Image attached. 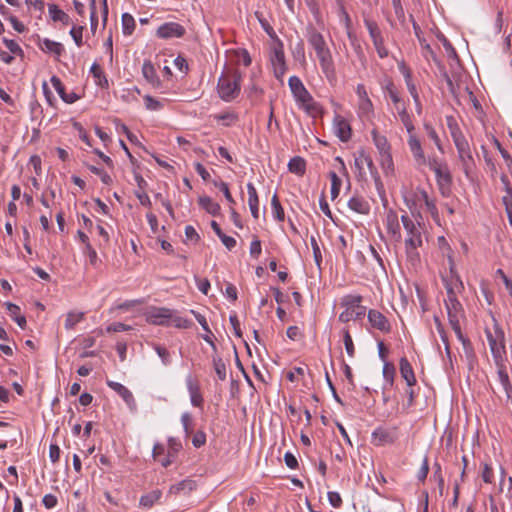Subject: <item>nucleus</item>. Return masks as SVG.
I'll list each match as a JSON object with an SVG mask.
<instances>
[{
  "mask_svg": "<svg viewBox=\"0 0 512 512\" xmlns=\"http://www.w3.org/2000/svg\"><path fill=\"white\" fill-rule=\"evenodd\" d=\"M342 335H343V342H344L345 350H346L348 356L353 357L355 354V347H354V343H353V340H352L349 330L344 328L342 330Z\"/></svg>",
  "mask_w": 512,
  "mask_h": 512,
  "instance_id": "nucleus-44",
  "label": "nucleus"
},
{
  "mask_svg": "<svg viewBox=\"0 0 512 512\" xmlns=\"http://www.w3.org/2000/svg\"><path fill=\"white\" fill-rule=\"evenodd\" d=\"M333 128L336 136L342 141L347 142L351 138V126L342 116L336 115L333 121Z\"/></svg>",
  "mask_w": 512,
  "mask_h": 512,
  "instance_id": "nucleus-15",
  "label": "nucleus"
},
{
  "mask_svg": "<svg viewBox=\"0 0 512 512\" xmlns=\"http://www.w3.org/2000/svg\"><path fill=\"white\" fill-rule=\"evenodd\" d=\"M372 42L380 58H385L388 56V50L384 45L383 36L376 37L375 39L372 40Z\"/></svg>",
  "mask_w": 512,
  "mask_h": 512,
  "instance_id": "nucleus-48",
  "label": "nucleus"
},
{
  "mask_svg": "<svg viewBox=\"0 0 512 512\" xmlns=\"http://www.w3.org/2000/svg\"><path fill=\"white\" fill-rule=\"evenodd\" d=\"M197 487L196 481L192 479H185L180 481L179 483L172 485L169 488V494L171 495H179L181 493L188 494L194 491Z\"/></svg>",
  "mask_w": 512,
  "mask_h": 512,
  "instance_id": "nucleus-21",
  "label": "nucleus"
},
{
  "mask_svg": "<svg viewBox=\"0 0 512 512\" xmlns=\"http://www.w3.org/2000/svg\"><path fill=\"white\" fill-rule=\"evenodd\" d=\"M424 128L427 132V135L429 136V138L434 142V144L436 145V147L442 151V145H441V140L437 134V132L435 131V129L428 123H425L424 124Z\"/></svg>",
  "mask_w": 512,
  "mask_h": 512,
  "instance_id": "nucleus-51",
  "label": "nucleus"
},
{
  "mask_svg": "<svg viewBox=\"0 0 512 512\" xmlns=\"http://www.w3.org/2000/svg\"><path fill=\"white\" fill-rule=\"evenodd\" d=\"M355 166L359 171V174H362L364 165H367L370 170L374 168L372 158L365 153L364 150L358 151L357 156L355 157Z\"/></svg>",
  "mask_w": 512,
  "mask_h": 512,
  "instance_id": "nucleus-32",
  "label": "nucleus"
},
{
  "mask_svg": "<svg viewBox=\"0 0 512 512\" xmlns=\"http://www.w3.org/2000/svg\"><path fill=\"white\" fill-rule=\"evenodd\" d=\"M122 29L124 35H131L135 30V20L133 16L129 13H124L122 15Z\"/></svg>",
  "mask_w": 512,
  "mask_h": 512,
  "instance_id": "nucleus-37",
  "label": "nucleus"
},
{
  "mask_svg": "<svg viewBox=\"0 0 512 512\" xmlns=\"http://www.w3.org/2000/svg\"><path fill=\"white\" fill-rule=\"evenodd\" d=\"M382 373H383V378L386 382V385H388L389 387H392L394 384V377H395V373H396L394 365L392 363L385 361L384 365H383Z\"/></svg>",
  "mask_w": 512,
  "mask_h": 512,
  "instance_id": "nucleus-38",
  "label": "nucleus"
},
{
  "mask_svg": "<svg viewBox=\"0 0 512 512\" xmlns=\"http://www.w3.org/2000/svg\"><path fill=\"white\" fill-rule=\"evenodd\" d=\"M84 312L70 311L66 315L64 327L66 330H71L76 324L84 319Z\"/></svg>",
  "mask_w": 512,
  "mask_h": 512,
  "instance_id": "nucleus-33",
  "label": "nucleus"
},
{
  "mask_svg": "<svg viewBox=\"0 0 512 512\" xmlns=\"http://www.w3.org/2000/svg\"><path fill=\"white\" fill-rule=\"evenodd\" d=\"M434 173L441 195L444 197H448L451 193L452 184V175L450 173L448 165L445 164L441 168L436 169Z\"/></svg>",
  "mask_w": 512,
  "mask_h": 512,
  "instance_id": "nucleus-10",
  "label": "nucleus"
},
{
  "mask_svg": "<svg viewBox=\"0 0 512 512\" xmlns=\"http://www.w3.org/2000/svg\"><path fill=\"white\" fill-rule=\"evenodd\" d=\"M145 107L151 111H157L162 108V103L150 95L144 96Z\"/></svg>",
  "mask_w": 512,
  "mask_h": 512,
  "instance_id": "nucleus-55",
  "label": "nucleus"
},
{
  "mask_svg": "<svg viewBox=\"0 0 512 512\" xmlns=\"http://www.w3.org/2000/svg\"><path fill=\"white\" fill-rule=\"evenodd\" d=\"M372 139L374 142V145L376 146L380 157H381V164L383 168L390 169L393 167V159L391 154V146L387 140V138L383 135H379L376 129H373L372 132Z\"/></svg>",
  "mask_w": 512,
  "mask_h": 512,
  "instance_id": "nucleus-6",
  "label": "nucleus"
},
{
  "mask_svg": "<svg viewBox=\"0 0 512 512\" xmlns=\"http://www.w3.org/2000/svg\"><path fill=\"white\" fill-rule=\"evenodd\" d=\"M162 492L160 490H153L145 495H142L139 505L143 508L150 509L153 505L160 500Z\"/></svg>",
  "mask_w": 512,
  "mask_h": 512,
  "instance_id": "nucleus-30",
  "label": "nucleus"
},
{
  "mask_svg": "<svg viewBox=\"0 0 512 512\" xmlns=\"http://www.w3.org/2000/svg\"><path fill=\"white\" fill-rule=\"evenodd\" d=\"M181 423L185 432V436L189 437L194 430V421L192 415L188 412H184L181 415Z\"/></svg>",
  "mask_w": 512,
  "mask_h": 512,
  "instance_id": "nucleus-40",
  "label": "nucleus"
},
{
  "mask_svg": "<svg viewBox=\"0 0 512 512\" xmlns=\"http://www.w3.org/2000/svg\"><path fill=\"white\" fill-rule=\"evenodd\" d=\"M242 76L239 71L234 70L222 74L217 83L219 97L226 102H231L240 94Z\"/></svg>",
  "mask_w": 512,
  "mask_h": 512,
  "instance_id": "nucleus-4",
  "label": "nucleus"
},
{
  "mask_svg": "<svg viewBox=\"0 0 512 512\" xmlns=\"http://www.w3.org/2000/svg\"><path fill=\"white\" fill-rule=\"evenodd\" d=\"M84 253L88 255L90 264L95 266L98 261V256L96 250L90 243H87V246L84 249Z\"/></svg>",
  "mask_w": 512,
  "mask_h": 512,
  "instance_id": "nucleus-64",
  "label": "nucleus"
},
{
  "mask_svg": "<svg viewBox=\"0 0 512 512\" xmlns=\"http://www.w3.org/2000/svg\"><path fill=\"white\" fill-rule=\"evenodd\" d=\"M446 123H447V127L450 131L453 141L464 137L454 116H452V115L446 116Z\"/></svg>",
  "mask_w": 512,
  "mask_h": 512,
  "instance_id": "nucleus-34",
  "label": "nucleus"
},
{
  "mask_svg": "<svg viewBox=\"0 0 512 512\" xmlns=\"http://www.w3.org/2000/svg\"><path fill=\"white\" fill-rule=\"evenodd\" d=\"M449 324L454 332L459 333L460 318L464 316V309L460 301L445 302Z\"/></svg>",
  "mask_w": 512,
  "mask_h": 512,
  "instance_id": "nucleus-9",
  "label": "nucleus"
},
{
  "mask_svg": "<svg viewBox=\"0 0 512 512\" xmlns=\"http://www.w3.org/2000/svg\"><path fill=\"white\" fill-rule=\"evenodd\" d=\"M187 389L190 395L191 404L194 407H202L203 406V397L200 393L199 385L192 378L187 379Z\"/></svg>",
  "mask_w": 512,
  "mask_h": 512,
  "instance_id": "nucleus-20",
  "label": "nucleus"
},
{
  "mask_svg": "<svg viewBox=\"0 0 512 512\" xmlns=\"http://www.w3.org/2000/svg\"><path fill=\"white\" fill-rule=\"evenodd\" d=\"M299 104L309 114H316L319 112V105L314 101L312 96L309 101L299 102Z\"/></svg>",
  "mask_w": 512,
  "mask_h": 512,
  "instance_id": "nucleus-56",
  "label": "nucleus"
},
{
  "mask_svg": "<svg viewBox=\"0 0 512 512\" xmlns=\"http://www.w3.org/2000/svg\"><path fill=\"white\" fill-rule=\"evenodd\" d=\"M359 114L361 117H365L369 119L373 114V104L370 99L360 100L359 104Z\"/></svg>",
  "mask_w": 512,
  "mask_h": 512,
  "instance_id": "nucleus-42",
  "label": "nucleus"
},
{
  "mask_svg": "<svg viewBox=\"0 0 512 512\" xmlns=\"http://www.w3.org/2000/svg\"><path fill=\"white\" fill-rule=\"evenodd\" d=\"M329 503L335 507L339 508L342 505V498L338 492L330 491L327 493Z\"/></svg>",
  "mask_w": 512,
  "mask_h": 512,
  "instance_id": "nucleus-63",
  "label": "nucleus"
},
{
  "mask_svg": "<svg viewBox=\"0 0 512 512\" xmlns=\"http://www.w3.org/2000/svg\"><path fill=\"white\" fill-rule=\"evenodd\" d=\"M48 10L53 21H59L64 25H69L71 23L69 15L61 10L56 4H49Z\"/></svg>",
  "mask_w": 512,
  "mask_h": 512,
  "instance_id": "nucleus-29",
  "label": "nucleus"
},
{
  "mask_svg": "<svg viewBox=\"0 0 512 512\" xmlns=\"http://www.w3.org/2000/svg\"><path fill=\"white\" fill-rule=\"evenodd\" d=\"M214 370L219 380L224 381L226 379V365L220 357H213Z\"/></svg>",
  "mask_w": 512,
  "mask_h": 512,
  "instance_id": "nucleus-46",
  "label": "nucleus"
},
{
  "mask_svg": "<svg viewBox=\"0 0 512 512\" xmlns=\"http://www.w3.org/2000/svg\"><path fill=\"white\" fill-rule=\"evenodd\" d=\"M198 203L207 213L217 216L220 214L221 207L217 202H214L209 196L199 197Z\"/></svg>",
  "mask_w": 512,
  "mask_h": 512,
  "instance_id": "nucleus-28",
  "label": "nucleus"
},
{
  "mask_svg": "<svg viewBox=\"0 0 512 512\" xmlns=\"http://www.w3.org/2000/svg\"><path fill=\"white\" fill-rule=\"evenodd\" d=\"M40 49L45 53H51L55 55L57 58L62 55L64 52V47L61 43L50 40L48 38L43 39L39 43Z\"/></svg>",
  "mask_w": 512,
  "mask_h": 512,
  "instance_id": "nucleus-24",
  "label": "nucleus"
},
{
  "mask_svg": "<svg viewBox=\"0 0 512 512\" xmlns=\"http://www.w3.org/2000/svg\"><path fill=\"white\" fill-rule=\"evenodd\" d=\"M386 228L396 241L401 240L400 225L398 222L397 214L390 210L386 216Z\"/></svg>",
  "mask_w": 512,
  "mask_h": 512,
  "instance_id": "nucleus-18",
  "label": "nucleus"
},
{
  "mask_svg": "<svg viewBox=\"0 0 512 512\" xmlns=\"http://www.w3.org/2000/svg\"><path fill=\"white\" fill-rule=\"evenodd\" d=\"M288 170L298 176H303L306 171V162L302 157H293L288 163Z\"/></svg>",
  "mask_w": 512,
  "mask_h": 512,
  "instance_id": "nucleus-31",
  "label": "nucleus"
},
{
  "mask_svg": "<svg viewBox=\"0 0 512 512\" xmlns=\"http://www.w3.org/2000/svg\"><path fill=\"white\" fill-rule=\"evenodd\" d=\"M271 206H272L274 218L280 222L284 221V218H285L284 209L278 199L277 194L273 195V197L271 199Z\"/></svg>",
  "mask_w": 512,
  "mask_h": 512,
  "instance_id": "nucleus-39",
  "label": "nucleus"
},
{
  "mask_svg": "<svg viewBox=\"0 0 512 512\" xmlns=\"http://www.w3.org/2000/svg\"><path fill=\"white\" fill-rule=\"evenodd\" d=\"M458 340L462 343L464 353L468 359H472L474 357V349L471 341L465 337L462 333L461 328H459V333L455 332Z\"/></svg>",
  "mask_w": 512,
  "mask_h": 512,
  "instance_id": "nucleus-36",
  "label": "nucleus"
},
{
  "mask_svg": "<svg viewBox=\"0 0 512 512\" xmlns=\"http://www.w3.org/2000/svg\"><path fill=\"white\" fill-rule=\"evenodd\" d=\"M206 443V434L204 431H197L192 437V444L196 448H200Z\"/></svg>",
  "mask_w": 512,
  "mask_h": 512,
  "instance_id": "nucleus-60",
  "label": "nucleus"
},
{
  "mask_svg": "<svg viewBox=\"0 0 512 512\" xmlns=\"http://www.w3.org/2000/svg\"><path fill=\"white\" fill-rule=\"evenodd\" d=\"M142 74L144 78L152 84L154 87H158L160 85V79L157 76L156 69L151 61L146 60L142 65Z\"/></svg>",
  "mask_w": 512,
  "mask_h": 512,
  "instance_id": "nucleus-25",
  "label": "nucleus"
},
{
  "mask_svg": "<svg viewBox=\"0 0 512 512\" xmlns=\"http://www.w3.org/2000/svg\"><path fill=\"white\" fill-rule=\"evenodd\" d=\"M288 85L296 102H305L311 99V94L298 76H291L288 80Z\"/></svg>",
  "mask_w": 512,
  "mask_h": 512,
  "instance_id": "nucleus-12",
  "label": "nucleus"
},
{
  "mask_svg": "<svg viewBox=\"0 0 512 512\" xmlns=\"http://www.w3.org/2000/svg\"><path fill=\"white\" fill-rule=\"evenodd\" d=\"M90 72L92 73L94 78H96L98 80L97 81L98 85H100L102 87L108 86V80H107L106 76L104 75L101 67L97 63H94L91 66Z\"/></svg>",
  "mask_w": 512,
  "mask_h": 512,
  "instance_id": "nucleus-41",
  "label": "nucleus"
},
{
  "mask_svg": "<svg viewBox=\"0 0 512 512\" xmlns=\"http://www.w3.org/2000/svg\"><path fill=\"white\" fill-rule=\"evenodd\" d=\"M419 43L421 45V48H422V53H423V56L426 58V59H432V60H436V54L435 52L433 51V49L431 48V46L426 42V40L424 38H419Z\"/></svg>",
  "mask_w": 512,
  "mask_h": 512,
  "instance_id": "nucleus-52",
  "label": "nucleus"
},
{
  "mask_svg": "<svg viewBox=\"0 0 512 512\" xmlns=\"http://www.w3.org/2000/svg\"><path fill=\"white\" fill-rule=\"evenodd\" d=\"M310 244H311V247L313 250V256H314L315 263L318 267H320L321 262H322V253H321L320 247L318 245V242H317L315 236L310 237Z\"/></svg>",
  "mask_w": 512,
  "mask_h": 512,
  "instance_id": "nucleus-49",
  "label": "nucleus"
},
{
  "mask_svg": "<svg viewBox=\"0 0 512 512\" xmlns=\"http://www.w3.org/2000/svg\"><path fill=\"white\" fill-rule=\"evenodd\" d=\"M433 468V478L437 482L440 494H442L444 489V477L442 475L441 465L438 462H435Z\"/></svg>",
  "mask_w": 512,
  "mask_h": 512,
  "instance_id": "nucleus-47",
  "label": "nucleus"
},
{
  "mask_svg": "<svg viewBox=\"0 0 512 512\" xmlns=\"http://www.w3.org/2000/svg\"><path fill=\"white\" fill-rule=\"evenodd\" d=\"M453 142L457 148L464 172L466 173V175H468L469 171L474 166V159L470 150L469 143L465 136Z\"/></svg>",
  "mask_w": 512,
  "mask_h": 512,
  "instance_id": "nucleus-7",
  "label": "nucleus"
},
{
  "mask_svg": "<svg viewBox=\"0 0 512 512\" xmlns=\"http://www.w3.org/2000/svg\"><path fill=\"white\" fill-rule=\"evenodd\" d=\"M146 316L147 321L153 325H165L172 318V311L165 307H152Z\"/></svg>",
  "mask_w": 512,
  "mask_h": 512,
  "instance_id": "nucleus-13",
  "label": "nucleus"
},
{
  "mask_svg": "<svg viewBox=\"0 0 512 512\" xmlns=\"http://www.w3.org/2000/svg\"><path fill=\"white\" fill-rule=\"evenodd\" d=\"M106 384L113 391H115L130 408H135V406H136L135 399L133 397V394L131 393V391L128 388H126L121 383H118V382H115L112 380H107Z\"/></svg>",
  "mask_w": 512,
  "mask_h": 512,
  "instance_id": "nucleus-17",
  "label": "nucleus"
},
{
  "mask_svg": "<svg viewBox=\"0 0 512 512\" xmlns=\"http://www.w3.org/2000/svg\"><path fill=\"white\" fill-rule=\"evenodd\" d=\"M367 317H368V321H369L370 325L373 328L378 329L384 333H388L391 330V325H390L388 319L380 311L375 310V309H370L368 311Z\"/></svg>",
  "mask_w": 512,
  "mask_h": 512,
  "instance_id": "nucleus-14",
  "label": "nucleus"
},
{
  "mask_svg": "<svg viewBox=\"0 0 512 512\" xmlns=\"http://www.w3.org/2000/svg\"><path fill=\"white\" fill-rule=\"evenodd\" d=\"M270 62L273 67V73L277 80L283 82V77L287 71V65L284 54V47L281 41L274 46L270 56Z\"/></svg>",
  "mask_w": 512,
  "mask_h": 512,
  "instance_id": "nucleus-5",
  "label": "nucleus"
},
{
  "mask_svg": "<svg viewBox=\"0 0 512 512\" xmlns=\"http://www.w3.org/2000/svg\"><path fill=\"white\" fill-rule=\"evenodd\" d=\"M3 43L6 48L13 54L23 56V50L17 42L11 39L3 38Z\"/></svg>",
  "mask_w": 512,
  "mask_h": 512,
  "instance_id": "nucleus-53",
  "label": "nucleus"
},
{
  "mask_svg": "<svg viewBox=\"0 0 512 512\" xmlns=\"http://www.w3.org/2000/svg\"><path fill=\"white\" fill-rule=\"evenodd\" d=\"M397 439L398 432L396 427L391 429L379 427L372 432V440L377 446L393 444Z\"/></svg>",
  "mask_w": 512,
  "mask_h": 512,
  "instance_id": "nucleus-11",
  "label": "nucleus"
},
{
  "mask_svg": "<svg viewBox=\"0 0 512 512\" xmlns=\"http://www.w3.org/2000/svg\"><path fill=\"white\" fill-rule=\"evenodd\" d=\"M83 30H84L83 26H78V27L73 26L72 29L70 30V35L72 36L75 44L78 47H81L83 45V41H82Z\"/></svg>",
  "mask_w": 512,
  "mask_h": 512,
  "instance_id": "nucleus-57",
  "label": "nucleus"
},
{
  "mask_svg": "<svg viewBox=\"0 0 512 512\" xmlns=\"http://www.w3.org/2000/svg\"><path fill=\"white\" fill-rule=\"evenodd\" d=\"M428 473H429V462H428V458L425 457L423 459L422 465L417 473V479L422 483L425 482Z\"/></svg>",
  "mask_w": 512,
  "mask_h": 512,
  "instance_id": "nucleus-59",
  "label": "nucleus"
},
{
  "mask_svg": "<svg viewBox=\"0 0 512 512\" xmlns=\"http://www.w3.org/2000/svg\"><path fill=\"white\" fill-rule=\"evenodd\" d=\"M261 251V241L257 237H255L250 244V255L252 258L257 259L261 254Z\"/></svg>",
  "mask_w": 512,
  "mask_h": 512,
  "instance_id": "nucleus-61",
  "label": "nucleus"
},
{
  "mask_svg": "<svg viewBox=\"0 0 512 512\" xmlns=\"http://www.w3.org/2000/svg\"><path fill=\"white\" fill-rule=\"evenodd\" d=\"M399 369L402 378L406 381L409 387H412L416 383L415 374L410 362L407 358L402 357L399 362Z\"/></svg>",
  "mask_w": 512,
  "mask_h": 512,
  "instance_id": "nucleus-19",
  "label": "nucleus"
},
{
  "mask_svg": "<svg viewBox=\"0 0 512 512\" xmlns=\"http://www.w3.org/2000/svg\"><path fill=\"white\" fill-rule=\"evenodd\" d=\"M309 45L313 48L319 61L321 70L327 80L332 83L336 80V70L332 53L322 33L313 24H308L305 34Z\"/></svg>",
  "mask_w": 512,
  "mask_h": 512,
  "instance_id": "nucleus-1",
  "label": "nucleus"
},
{
  "mask_svg": "<svg viewBox=\"0 0 512 512\" xmlns=\"http://www.w3.org/2000/svg\"><path fill=\"white\" fill-rule=\"evenodd\" d=\"M401 221L406 231L405 252L407 259L413 265H416L420 262L418 248L423 245L420 227L407 214L401 216Z\"/></svg>",
  "mask_w": 512,
  "mask_h": 512,
  "instance_id": "nucleus-2",
  "label": "nucleus"
},
{
  "mask_svg": "<svg viewBox=\"0 0 512 512\" xmlns=\"http://www.w3.org/2000/svg\"><path fill=\"white\" fill-rule=\"evenodd\" d=\"M408 146L416 164L418 166L426 165L427 159L424 155L420 140L414 134L409 135Z\"/></svg>",
  "mask_w": 512,
  "mask_h": 512,
  "instance_id": "nucleus-16",
  "label": "nucleus"
},
{
  "mask_svg": "<svg viewBox=\"0 0 512 512\" xmlns=\"http://www.w3.org/2000/svg\"><path fill=\"white\" fill-rule=\"evenodd\" d=\"M362 299L363 298L361 295L349 294L342 298L341 305L343 307H345V309H351V308L358 309V307H363L362 305H360V303L362 302Z\"/></svg>",
  "mask_w": 512,
  "mask_h": 512,
  "instance_id": "nucleus-35",
  "label": "nucleus"
},
{
  "mask_svg": "<svg viewBox=\"0 0 512 512\" xmlns=\"http://www.w3.org/2000/svg\"><path fill=\"white\" fill-rule=\"evenodd\" d=\"M247 191H248V205L251 211L252 216L254 219L259 218V198L256 191V188L254 185L249 182L247 184Z\"/></svg>",
  "mask_w": 512,
  "mask_h": 512,
  "instance_id": "nucleus-22",
  "label": "nucleus"
},
{
  "mask_svg": "<svg viewBox=\"0 0 512 512\" xmlns=\"http://www.w3.org/2000/svg\"><path fill=\"white\" fill-rule=\"evenodd\" d=\"M389 97L391 98L394 105L401 103L399 93L393 83H389L386 87Z\"/></svg>",
  "mask_w": 512,
  "mask_h": 512,
  "instance_id": "nucleus-62",
  "label": "nucleus"
},
{
  "mask_svg": "<svg viewBox=\"0 0 512 512\" xmlns=\"http://www.w3.org/2000/svg\"><path fill=\"white\" fill-rule=\"evenodd\" d=\"M186 29L177 22H166L158 27L156 36L160 39L181 38L185 35Z\"/></svg>",
  "mask_w": 512,
  "mask_h": 512,
  "instance_id": "nucleus-8",
  "label": "nucleus"
},
{
  "mask_svg": "<svg viewBox=\"0 0 512 512\" xmlns=\"http://www.w3.org/2000/svg\"><path fill=\"white\" fill-rule=\"evenodd\" d=\"M213 184L215 187L219 188V190L224 194L226 200L230 203V204H234L235 203V200L234 198L232 197L231 193H230V190H229V187H228V184L226 182H223V181H213Z\"/></svg>",
  "mask_w": 512,
  "mask_h": 512,
  "instance_id": "nucleus-50",
  "label": "nucleus"
},
{
  "mask_svg": "<svg viewBox=\"0 0 512 512\" xmlns=\"http://www.w3.org/2000/svg\"><path fill=\"white\" fill-rule=\"evenodd\" d=\"M50 82H51L52 86L54 87V89L59 94V96L61 97V99L63 100V97L66 95V92H65V87H64L62 81L60 80V78L54 75L51 77Z\"/></svg>",
  "mask_w": 512,
  "mask_h": 512,
  "instance_id": "nucleus-58",
  "label": "nucleus"
},
{
  "mask_svg": "<svg viewBox=\"0 0 512 512\" xmlns=\"http://www.w3.org/2000/svg\"><path fill=\"white\" fill-rule=\"evenodd\" d=\"M505 363L506 362H502L501 367L496 366L498 369V371H497L498 378H499V381H500L501 385L503 386V388L510 385L509 376L506 371Z\"/></svg>",
  "mask_w": 512,
  "mask_h": 512,
  "instance_id": "nucleus-54",
  "label": "nucleus"
},
{
  "mask_svg": "<svg viewBox=\"0 0 512 512\" xmlns=\"http://www.w3.org/2000/svg\"><path fill=\"white\" fill-rule=\"evenodd\" d=\"M348 207L356 213L366 215L370 211V205L363 197L354 195L348 201Z\"/></svg>",
  "mask_w": 512,
  "mask_h": 512,
  "instance_id": "nucleus-23",
  "label": "nucleus"
},
{
  "mask_svg": "<svg viewBox=\"0 0 512 512\" xmlns=\"http://www.w3.org/2000/svg\"><path fill=\"white\" fill-rule=\"evenodd\" d=\"M329 177L331 179V198L336 199L340 193L342 181L334 171L329 173Z\"/></svg>",
  "mask_w": 512,
  "mask_h": 512,
  "instance_id": "nucleus-43",
  "label": "nucleus"
},
{
  "mask_svg": "<svg viewBox=\"0 0 512 512\" xmlns=\"http://www.w3.org/2000/svg\"><path fill=\"white\" fill-rule=\"evenodd\" d=\"M364 24H365V27L367 28L372 40L375 39L376 37L382 36L381 30H380L378 24L374 20L365 18Z\"/></svg>",
  "mask_w": 512,
  "mask_h": 512,
  "instance_id": "nucleus-45",
  "label": "nucleus"
},
{
  "mask_svg": "<svg viewBox=\"0 0 512 512\" xmlns=\"http://www.w3.org/2000/svg\"><path fill=\"white\" fill-rule=\"evenodd\" d=\"M365 312H366L365 307H358V309H356V308L345 309L343 312L340 313L339 321L346 323V322H349L350 320H359L364 317Z\"/></svg>",
  "mask_w": 512,
  "mask_h": 512,
  "instance_id": "nucleus-26",
  "label": "nucleus"
},
{
  "mask_svg": "<svg viewBox=\"0 0 512 512\" xmlns=\"http://www.w3.org/2000/svg\"><path fill=\"white\" fill-rule=\"evenodd\" d=\"M493 331L485 329V334L489 344V348L496 366L502 365L507 361L505 334L495 317H492Z\"/></svg>",
  "mask_w": 512,
  "mask_h": 512,
  "instance_id": "nucleus-3",
  "label": "nucleus"
},
{
  "mask_svg": "<svg viewBox=\"0 0 512 512\" xmlns=\"http://www.w3.org/2000/svg\"><path fill=\"white\" fill-rule=\"evenodd\" d=\"M211 228L228 250H232L236 246V240L233 237L226 235L215 220L211 221Z\"/></svg>",
  "mask_w": 512,
  "mask_h": 512,
  "instance_id": "nucleus-27",
  "label": "nucleus"
}]
</instances>
